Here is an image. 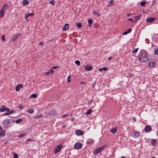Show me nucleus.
I'll return each instance as SVG.
<instances>
[{
  "instance_id": "obj_33",
  "label": "nucleus",
  "mask_w": 158,
  "mask_h": 158,
  "mask_svg": "<svg viewBox=\"0 0 158 158\" xmlns=\"http://www.w3.org/2000/svg\"><path fill=\"white\" fill-rule=\"evenodd\" d=\"M138 49V48H135L134 50H133L132 52L133 53H135L137 52Z\"/></svg>"
},
{
  "instance_id": "obj_28",
  "label": "nucleus",
  "mask_w": 158,
  "mask_h": 158,
  "mask_svg": "<svg viewBox=\"0 0 158 158\" xmlns=\"http://www.w3.org/2000/svg\"><path fill=\"white\" fill-rule=\"evenodd\" d=\"M38 96L37 94H33L31 95V97L33 98H37Z\"/></svg>"
},
{
  "instance_id": "obj_1",
  "label": "nucleus",
  "mask_w": 158,
  "mask_h": 158,
  "mask_svg": "<svg viewBox=\"0 0 158 158\" xmlns=\"http://www.w3.org/2000/svg\"><path fill=\"white\" fill-rule=\"evenodd\" d=\"M149 58L147 54L145 52H143L139 56L138 58V60L142 62H145L148 61Z\"/></svg>"
},
{
  "instance_id": "obj_38",
  "label": "nucleus",
  "mask_w": 158,
  "mask_h": 158,
  "mask_svg": "<svg viewBox=\"0 0 158 158\" xmlns=\"http://www.w3.org/2000/svg\"><path fill=\"white\" fill-rule=\"evenodd\" d=\"M1 38L3 41H4L5 40V36L4 35H2V36Z\"/></svg>"
},
{
  "instance_id": "obj_44",
  "label": "nucleus",
  "mask_w": 158,
  "mask_h": 158,
  "mask_svg": "<svg viewBox=\"0 0 158 158\" xmlns=\"http://www.w3.org/2000/svg\"><path fill=\"white\" fill-rule=\"evenodd\" d=\"M3 115H10V114H9V112L5 113H3Z\"/></svg>"
},
{
  "instance_id": "obj_12",
  "label": "nucleus",
  "mask_w": 158,
  "mask_h": 158,
  "mask_svg": "<svg viewBox=\"0 0 158 158\" xmlns=\"http://www.w3.org/2000/svg\"><path fill=\"white\" fill-rule=\"evenodd\" d=\"M34 15V13H28L26 15H25V19H27V21H28V18L31 16H33Z\"/></svg>"
},
{
  "instance_id": "obj_3",
  "label": "nucleus",
  "mask_w": 158,
  "mask_h": 158,
  "mask_svg": "<svg viewBox=\"0 0 158 158\" xmlns=\"http://www.w3.org/2000/svg\"><path fill=\"white\" fill-rule=\"evenodd\" d=\"M105 146H103L102 147L96 149V150L94 152V155H96L98 153L100 152L104 148Z\"/></svg>"
},
{
  "instance_id": "obj_29",
  "label": "nucleus",
  "mask_w": 158,
  "mask_h": 158,
  "mask_svg": "<svg viewBox=\"0 0 158 158\" xmlns=\"http://www.w3.org/2000/svg\"><path fill=\"white\" fill-rule=\"evenodd\" d=\"M77 27L78 28H80L82 27V24L81 23H78L77 24Z\"/></svg>"
},
{
  "instance_id": "obj_2",
  "label": "nucleus",
  "mask_w": 158,
  "mask_h": 158,
  "mask_svg": "<svg viewBox=\"0 0 158 158\" xmlns=\"http://www.w3.org/2000/svg\"><path fill=\"white\" fill-rule=\"evenodd\" d=\"M3 126L6 128L9 127L10 125V120L8 119H6L3 122Z\"/></svg>"
},
{
  "instance_id": "obj_23",
  "label": "nucleus",
  "mask_w": 158,
  "mask_h": 158,
  "mask_svg": "<svg viewBox=\"0 0 158 158\" xmlns=\"http://www.w3.org/2000/svg\"><path fill=\"white\" fill-rule=\"evenodd\" d=\"M27 111L29 113L32 114L34 112V110L32 109H29L27 110Z\"/></svg>"
},
{
  "instance_id": "obj_9",
  "label": "nucleus",
  "mask_w": 158,
  "mask_h": 158,
  "mask_svg": "<svg viewBox=\"0 0 158 158\" xmlns=\"http://www.w3.org/2000/svg\"><path fill=\"white\" fill-rule=\"evenodd\" d=\"M152 130V128L149 126H146L145 129L144 131L146 132H150Z\"/></svg>"
},
{
  "instance_id": "obj_63",
  "label": "nucleus",
  "mask_w": 158,
  "mask_h": 158,
  "mask_svg": "<svg viewBox=\"0 0 158 158\" xmlns=\"http://www.w3.org/2000/svg\"><path fill=\"white\" fill-rule=\"evenodd\" d=\"M121 158H125V157L124 156H122Z\"/></svg>"
},
{
  "instance_id": "obj_35",
  "label": "nucleus",
  "mask_w": 158,
  "mask_h": 158,
  "mask_svg": "<svg viewBox=\"0 0 158 158\" xmlns=\"http://www.w3.org/2000/svg\"><path fill=\"white\" fill-rule=\"evenodd\" d=\"M146 4V2H142L140 3V5L142 6H144Z\"/></svg>"
},
{
  "instance_id": "obj_54",
  "label": "nucleus",
  "mask_w": 158,
  "mask_h": 158,
  "mask_svg": "<svg viewBox=\"0 0 158 158\" xmlns=\"http://www.w3.org/2000/svg\"><path fill=\"white\" fill-rule=\"evenodd\" d=\"M93 13L94 14H96V15L97 14V13L96 12V11H94L93 12Z\"/></svg>"
},
{
  "instance_id": "obj_15",
  "label": "nucleus",
  "mask_w": 158,
  "mask_h": 158,
  "mask_svg": "<svg viewBox=\"0 0 158 158\" xmlns=\"http://www.w3.org/2000/svg\"><path fill=\"white\" fill-rule=\"evenodd\" d=\"M5 13V11L4 9L3 8H2V9L0 10V17H2Z\"/></svg>"
},
{
  "instance_id": "obj_6",
  "label": "nucleus",
  "mask_w": 158,
  "mask_h": 158,
  "mask_svg": "<svg viewBox=\"0 0 158 158\" xmlns=\"http://www.w3.org/2000/svg\"><path fill=\"white\" fill-rule=\"evenodd\" d=\"M0 111L1 112H4L5 111L8 112L10 111L9 108L6 107L5 106H2V107L0 109Z\"/></svg>"
},
{
  "instance_id": "obj_48",
  "label": "nucleus",
  "mask_w": 158,
  "mask_h": 158,
  "mask_svg": "<svg viewBox=\"0 0 158 158\" xmlns=\"http://www.w3.org/2000/svg\"><path fill=\"white\" fill-rule=\"evenodd\" d=\"M58 66H53L52 67V69H56V68H58Z\"/></svg>"
},
{
  "instance_id": "obj_46",
  "label": "nucleus",
  "mask_w": 158,
  "mask_h": 158,
  "mask_svg": "<svg viewBox=\"0 0 158 158\" xmlns=\"http://www.w3.org/2000/svg\"><path fill=\"white\" fill-rule=\"evenodd\" d=\"M128 20L131 21V22H133L134 21L131 18H129L128 19Z\"/></svg>"
},
{
  "instance_id": "obj_27",
  "label": "nucleus",
  "mask_w": 158,
  "mask_h": 158,
  "mask_svg": "<svg viewBox=\"0 0 158 158\" xmlns=\"http://www.w3.org/2000/svg\"><path fill=\"white\" fill-rule=\"evenodd\" d=\"M5 132L4 131H2L0 132V136H4L5 135Z\"/></svg>"
},
{
  "instance_id": "obj_57",
  "label": "nucleus",
  "mask_w": 158,
  "mask_h": 158,
  "mask_svg": "<svg viewBox=\"0 0 158 158\" xmlns=\"http://www.w3.org/2000/svg\"><path fill=\"white\" fill-rule=\"evenodd\" d=\"M99 69V71H102V68H99V69Z\"/></svg>"
},
{
  "instance_id": "obj_55",
  "label": "nucleus",
  "mask_w": 158,
  "mask_h": 158,
  "mask_svg": "<svg viewBox=\"0 0 158 158\" xmlns=\"http://www.w3.org/2000/svg\"><path fill=\"white\" fill-rule=\"evenodd\" d=\"M67 114H64V115H63L62 118H64L66 116H67Z\"/></svg>"
},
{
  "instance_id": "obj_4",
  "label": "nucleus",
  "mask_w": 158,
  "mask_h": 158,
  "mask_svg": "<svg viewBox=\"0 0 158 158\" xmlns=\"http://www.w3.org/2000/svg\"><path fill=\"white\" fill-rule=\"evenodd\" d=\"M62 146L61 144L57 145L55 148L54 150L55 153L56 154L57 152H60L61 149L62 148Z\"/></svg>"
},
{
  "instance_id": "obj_61",
  "label": "nucleus",
  "mask_w": 158,
  "mask_h": 158,
  "mask_svg": "<svg viewBox=\"0 0 158 158\" xmlns=\"http://www.w3.org/2000/svg\"><path fill=\"white\" fill-rule=\"evenodd\" d=\"M17 36H16L15 37V39H14V40H15L17 39Z\"/></svg>"
},
{
  "instance_id": "obj_51",
  "label": "nucleus",
  "mask_w": 158,
  "mask_h": 158,
  "mask_svg": "<svg viewBox=\"0 0 158 158\" xmlns=\"http://www.w3.org/2000/svg\"><path fill=\"white\" fill-rule=\"evenodd\" d=\"M44 74H47V75H49V74H50V73L49 72V71H48V72H47L46 73H45Z\"/></svg>"
},
{
  "instance_id": "obj_45",
  "label": "nucleus",
  "mask_w": 158,
  "mask_h": 158,
  "mask_svg": "<svg viewBox=\"0 0 158 158\" xmlns=\"http://www.w3.org/2000/svg\"><path fill=\"white\" fill-rule=\"evenodd\" d=\"M128 34V32H127V31H125L122 34L123 35H127V34Z\"/></svg>"
},
{
  "instance_id": "obj_19",
  "label": "nucleus",
  "mask_w": 158,
  "mask_h": 158,
  "mask_svg": "<svg viewBox=\"0 0 158 158\" xmlns=\"http://www.w3.org/2000/svg\"><path fill=\"white\" fill-rule=\"evenodd\" d=\"M94 140H93L92 139H89L87 141V143L88 144H90L94 143Z\"/></svg>"
},
{
  "instance_id": "obj_13",
  "label": "nucleus",
  "mask_w": 158,
  "mask_h": 158,
  "mask_svg": "<svg viewBox=\"0 0 158 158\" xmlns=\"http://www.w3.org/2000/svg\"><path fill=\"white\" fill-rule=\"evenodd\" d=\"M85 70L87 71H91L92 69V67L91 65H86L85 67Z\"/></svg>"
},
{
  "instance_id": "obj_43",
  "label": "nucleus",
  "mask_w": 158,
  "mask_h": 158,
  "mask_svg": "<svg viewBox=\"0 0 158 158\" xmlns=\"http://www.w3.org/2000/svg\"><path fill=\"white\" fill-rule=\"evenodd\" d=\"M102 70H103L104 71H106L107 69V68L106 67H103L102 68Z\"/></svg>"
},
{
  "instance_id": "obj_52",
  "label": "nucleus",
  "mask_w": 158,
  "mask_h": 158,
  "mask_svg": "<svg viewBox=\"0 0 158 158\" xmlns=\"http://www.w3.org/2000/svg\"><path fill=\"white\" fill-rule=\"evenodd\" d=\"M32 140L31 139H28L26 141L27 142L28 141H32Z\"/></svg>"
},
{
  "instance_id": "obj_21",
  "label": "nucleus",
  "mask_w": 158,
  "mask_h": 158,
  "mask_svg": "<svg viewBox=\"0 0 158 158\" xmlns=\"http://www.w3.org/2000/svg\"><path fill=\"white\" fill-rule=\"evenodd\" d=\"M155 65V63L154 62H151L148 64V65L150 67H152Z\"/></svg>"
},
{
  "instance_id": "obj_58",
  "label": "nucleus",
  "mask_w": 158,
  "mask_h": 158,
  "mask_svg": "<svg viewBox=\"0 0 158 158\" xmlns=\"http://www.w3.org/2000/svg\"><path fill=\"white\" fill-rule=\"evenodd\" d=\"M112 57H109L108 58V60H110L112 59Z\"/></svg>"
},
{
  "instance_id": "obj_40",
  "label": "nucleus",
  "mask_w": 158,
  "mask_h": 158,
  "mask_svg": "<svg viewBox=\"0 0 158 158\" xmlns=\"http://www.w3.org/2000/svg\"><path fill=\"white\" fill-rule=\"evenodd\" d=\"M25 135V134H20V135L19 136H18V137L19 138H21V137H23V136H24Z\"/></svg>"
},
{
  "instance_id": "obj_56",
  "label": "nucleus",
  "mask_w": 158,
  "mask_h": 158,
  "mask_svg": "<svg viewBox=\"0 0 158 158\" xmlns=\"http://www.w3.org/2000/svg\"><path fill=\"white\" fill-rule=\"evenodd\" d=\"M133 120L135 121H136V118L134 117L133 118Z\"/></svg>"
},
{
  "instance_id": "obj_32",
  "label": "nucleus",
  "mask_w": 158,
  "mask_h": 158,
  "mask_svg": "<svg viewBox=\"0 0 158 158\" xmlns=\"http://www.w3.org/2000/svg\"><path fill=\"white\" fill-rule=\"evenodd\" d=\"M13 154L14 155V156L13 157V158H18V156L17 154L15 153V152H13Z\"/></svg>"
},
{
  "instance_id": "obj_11",
  "label": "nucleus",
  "mask_w": 158,
  "mask_h": 158,
  "mask_svg": "<svg viewBox=\"0 0 158 158\" xmlns=\"http://www.w3.org/2000/svg\"><path fill=\"white\" fill-rule=\"evenodd\" d=\"M23 88V85L22 84L17 85L15 87V90L16 91H19L20 89Z\"/></svg>"
},
{
  "instance_id": "obj_7",
  "label": "nucleus",
  "mask_w": 158,
  "mask_h": 158,
  "mask_svg": "<svg viewBox=\"0 0 158 158\" xmlns=\"http://www.w3.org/2000/svg\"><path fill=\"white\" fill-rule=\"evenodd\" d=\"M140 136L139 132L137 131H135L133 134V136L135 138H138Z\"/></svg>"
},
{
  "instance_id": "obj_47",
  "label": "nucleus",
  "mask_w": 158,
  "mask_h": 158,
  "mask_svg": "<svg viewBox=\"0 0 158 158\" xmlns=\"http://www.w3.org/2000/svg\"><path fill=\"white\" fill-rule=\"evenodd\" d=\"M114 2V1L113 0H111L110 1V6L112 5L113 4H112V3Z\"/></svg>"
},
{
  "instance_id": "obj_34",
  "label": "nucleus",
  "mask_w": 158,
  "mask_h": 158,
  "mask_svg": "<svg viewBox=\"0 0 158 158\" xmlns=\"http://www.w3.org/2000/svg\"><path fill=\"white\" fill-rule=\"evenodd\" d=\"M50 3L52 5H54L55 4V2L54 0H51L50 2Z\"/></svg>"
},
{
  "instance_id": "obj_64",
  "label": "nucleus",
  "mask_w": 158,
  "mask_h": 158,
  "mask_svg": "<svg viewBox=\"0 0 158 158\" xmlns=\"http://www.w3.org/2000/svg\"><path fill=\"white\" fill-rule=\"evenodd\" d=\"M152 158H156V157H154V156H153V157H152Z\"/></svg>"
},
{
  "instance_id": "obj_39",
  "label": "nucleus",
  "mask_w": 158,
  "mask_h": 158,
  "mask_svg": "<svg viewBox=\"0 0 158 158\" xmlns=\"http://www.w3.org/2000/svg\"><path fill=\"white\" fill-rule=\"evenodd\" d=\"M42 117V115L41 114H40L38 116H35V118H40Z\"/></svg>"
},
{
  "instance_id": "obj_17",
  "label": "nucleus",
  "mask_w": 158,
  "mask_h": 158,
  "mask_svg": "<svg viewBox=\"0 0 158 158\" xmlns=\"http://www.w3.org/2000/svg\"><path fill=\"white\" fill-rule=\"evenodd\" d=\"M23 6L27 5L29 4V2L28 0H23Z\"/></svg>"
},
{
  "instance_id": "obj_25",
  "label": "nucleus",
  "mask_w": 158,
  "mask_h": 158,
  "mask_svg": "<svg viewBox=\"0 0 158 158\" xmlns=\"http://www.w3.org/2000/svg\"><path fill=\"white\" fill-rule=\"evenodd\" d=\"M92 110H91L89 109L86 112L85 114H87V115L90 114L92 112Z\"/></svg>"
},
{
  "instance_id": "obj_59",
  "label": "nucleus",
  "mask_w": 158,
  "mask_h": 158,
  "mask_svg": "<svg viewBox=\"0 0 158 158\" xmlns=\"http://www.w3.org/2000/svg\"><path fill=\"white\" fill-rule=\"evenodd\" d=\"M128 14L127 15V17H129L130 16V15L131 14Z\"/></svg>"
},
{
  "instance_id": "obj_49",
  "label": "nucleus",
  "mask_w": 158,
  "mask_h": 158,
  "mask_svg": "<svg viewBox=\"0 0 158 158\" xmlns=\"http://www.w3.org/2000/svg\"><path fill=\"white\" fill-rule=\"evenodd\" d=\"M131 31V29H129L127 31L128 33H130Z\"/></svg>"
},
{
  "instance_id": "obj_60",
  "label": "nucleus",
  "mask_w": 158,
  "mask_h": 158,
  "mask_svg": "<svg viewBox=\"0 0 158 158\" xmlns=\"http://www.w3.org/2000/svg\"><path fill=\"white\" fill-rule=\"evenodd\" d=\"M71 121L73 122V121L74 120V119L73 118H72L71 119Z\"/></svg>"
},
{
  "instance_id": "obj_5",
  "label": "nucleus",
  "mask_w": 158,
  "mask_h": 158,
  "mask_svg": "<svg viewBox=\"0 0 158 158\" xmlns=\"http://www.w3.org/2000/svg\"><path fill=\"white\" fill-rule=\"evenodd\" d=\"M82 146V143H77L74 144V147L75 149H80L81 148Z\"/></svg>"
},
{
  "instance_id": "obj_53",
  "label": "nucleus",
  "mask_w": 158,
  "mask_h": 158,
  "mask_svg": "<svg viewBox=\"0 0 158 158\" xmlns=\"http://www.w3.org/2000/svg\"><path fill=\"white\" fill-rule=\"evenodd\" d=\"M7 5H6V4H4V6H3V8H3V9H4V7H7Z\"/></svg>"
},
{
  "instance_id": "obj_30",
  "label": "nucleus",
  "mask_w": 158,
  "mask_h": 158,
  "mask_svg": "<svg viewBox=\"0 0 158 158\" xmlns=\"http://www.w3.org/2000/svg\"><path fill=\"white\" fill-rule=\"evenodd\" d=\"M154 54L155 55H158V49H156L154 51Z\"/></svg>"
},
{
  "instance_id": "obj_8",
  "label": "nucleus",
  "mask_w": 158,
  "mask_h": 158,
  "mask_svg": "<svg viewBox=\"0 0 158 158\" xmlns=\"http://www.w3.org/2000/svg\"><path fill=\"white\" fill-rule=\"evenodd\" d=\"M57 113L56 111L54 110H52L48 112V114L49 115H56Z\"/></svg>"
},
{
  "instance_id": "obj_18",
  "label": "nucleus",
  "mask_w": 158,
  "mask_h": 158,
  "mask_svg": "<svg viewBox=\"0 0 158 158\" xmlns=\"http://www.w3.org/2000/svg\"><path fill=\"white\" fill-rule=\"evenodd\" d=\"M117 129L115 128H113L111 129V132L112 134H114L117 132Z\"/></svg>"
},
{
  "instance_id": "obj_22",
  "label": "nucleus",
  "mask_w": 158,
  "mask_h": 158,
  "mask_svg": "<svg viewBox=\"0 0 158 158\" xmlns=\"http://www.w3.org/2000/svg\"><path fill=\"white\" fill-rule=\"evenodd\" d=\"M22 121H23L22 118H21L16 120L15 121V123H19L22 122Z\"/></svg>"
},
{
  "instance_id": "obj_41",
  "label": "nucleus",
  "mask_w": 158,
  "mask_h": 158,
  "mask_svg": "<svg viewBox=\"0 0 158 158\" xmlns=\"http://www.w3.org/2000/svg\"><path fill=\"white\" fill-rule=\"evenodd\" d=\"M49 72L50 73H53L54 72V70L52 69H51L50 71H49Z\"/></svg>"
},
{
  "instance_id": "obj_16",
  "label": "nucleus",
  "mask_w": 158,
  "mask_h": 158,
  "mask_svg": "<svg viewBox=\"0 0 158 158\" xmlns=\"http://www.w3.org/2000/svg\"><path fill=\"white\" fill-rule=\"evenodd\" d=\"M155 18H148L146 19V21L147 22L151 23L153 22L154 21Z\"/></svg>"
},
{
  "instance_id": "obj_14",
  "label": "nucleus",
  "mask_w": 158,
  "mask_h": 158,
  "mask_svg": "<svg viewBox=\"0 0 158 158\" xmlns=\"http://www.w3.org/2000/svg\"><path fill=\"white\" fill-rule=\"evenodd\" d=\"M69 28V25L68 23H65L64 24V27L63 28V30L64 31L67 30Z\"/></svg>"
},
{
  "instance_id": "obj_37",
  "label": "nucleus",
  "mask_w": 158,
  "mask_h": 158,
  "mask_svg": "<svg viewBox=\"0 0 158 158\" xmlns=\"http://www.w3.org/2000/svg\"><path fill=\"white\" fill-rule=\"evenodd\" d=\"M70 77H71L70 76H69L67 78V82L68 83H69L70 81Z\"/></svg>"
},
{
  "instance_id": "obj_31",
  "label": "nucleus",
  "mask_w": 158,
  "mask_h": 158,
  "mask_svg": "<svg viewBox=\"0 0 158 158\" xmlns=\"http://www.w3.org/2000/svg\"><path fill=\"white\" fill-rule=\"evenodd\" d=\"M75 63L78 66L80 65V62L79 60H77L75 61Z\"/></svg>"
},
{
  "instance_id": "obj_50",
  "label": "nucleus",
  "mask_w": 158,
  "mask_h": 158,
  "mask_svg": "<svg viewBox=\"0 0 158 158\" xmlns=\"http://www.w3.org/2000/svg\"><path fill=\"white\" fill-rule=\"evenodd\" d=\"M39 44L40 45H43V44H44L43 42H40V43H39Z\"/></svg>"
},
{
  "instance_id": "obj_10",
  "label": "nucleus",
  "mask_w": 158,
  "mask_h": 158,
  "mask_svg": "<svg viewBox=\"0 0 158 158\" xmlns=\"http://www.w3.org/2000/svg\"><path fill=\"white\" fill-rule=\"evenodd\" d=\"M75 134L76 135L79 136L83 135L84 133L82 131L78 130L75 131Z\"/></svg>"
},
{
  "instance_id": "obj_36",
  "label": "nucleus",
  "mask_w": 158,
  "mask_h": 158,
  "mask_svg": "<svg viewBox=\"0 0 158 158\" xmlns=\"http://www.w3.org/2000/svg\"><path fill=\"white\" fill-rule=\"evenodd\" d=\"M9 112L10 115V114H12L13 113H15V111H14V110H11Z\"/></svg>"
},
{
  "instance_id": "obj_26",
  "label": "nucleus",
  "mask_w": 158,
  "mask_h": 158,
  "mask_svg": "<svg viewBox=\"0 0 158 158\" xmlns=\"http://www.w3.org/2000/svg\"><path fill=\"white\" fill-rule=\"evenodd\" d=\"M156 142V140L155 139H153L151 140V143L153 145H155Z\"/></svg>"
},
{
  "instance_id": "obj_24",
  "label": "nucleus",
  "mask_w": 158,
  "mask_h": 158,
  "mask_svg": "<svg viewBox=\"0 0 158 158\" xmlns=\"http://www.w3.org/2000/svg\"><path fill=\"white\" fill-rule=\"evenodd\" d=\"M88 23L90 25H91L93 23V20L91 19H89L88 20Z\"/></svg>"
},
{
  "instance_id": "obj_62",
  "label": "nucleus",
  "mask_w": 158,
  "mask_h": 158,
  "mask_svg": "<svg viewBox=\"0 0 158 158\" xmlns=\"http://www.w3.org/2000/svg\"><path fill=\"white\" fill-rule=\"evenodd\" d=\"M19 108L20 109H22L23 108V107L21 106H20L19 107Z\"/></svg>"
},
{
  "instance_id": "obj_20",
  "label": "nucleus",
  "mask_w": 158,
  "mask_h": 158,
  "mask_svg": "<svg viewBox=\"0 0 158 158\" xmlns=\"http://www.w3.org/2000/svg\"><path fill=\"white\" fill-rule=\"evenodd\" d=\"M141 16V15H140L138 16H136L135 17V22H136L137 21L139 20L140 19Z\"/></svg>"
},
{
  "instance_id": "obj_42",
  "label": "nucleus",
  "mask_w": 158,
  "mask_h": 158,
  "mask_svg": "<svg viewBox=\"0 0 158 158\" xmlns=\"http://www.w3.org/2000/svg\"><path fill=\"white\" fill-rule=\"evenodd\" d=\"M93 102V101L92 100L89 101L88 102V105H90L91 103Z\"/></svg>"
}]
</instances>
